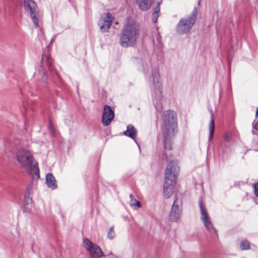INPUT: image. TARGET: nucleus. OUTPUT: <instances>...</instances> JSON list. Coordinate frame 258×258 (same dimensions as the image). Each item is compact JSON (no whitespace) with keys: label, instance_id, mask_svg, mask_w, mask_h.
I'll use <instances>...</instances> for the list:
<instances>
[{"label":"nucleus","instance_id":"1","mask_svg":"<svg viewBox=\"0 0 258 258\" xmlns=\"http://www.w3.org/2000/svg\"><path fill=\"white\" fill-rule=\"evenodd\" d=\"M163 143L165 149L171 150L172 140L176 132V114L172 110L164 112L161 127Z\"/></svg>","mask_w":258,"mask_h":258},{"label":"nucleus","instance_id":"2","mask_svg":"<svg viewBox=\"0 0 258 258\" xmlns=\"http://www.w3.org/2000/svg\"><path fill=\"white\" fill-rule=\"evenodd\" d=\"M16 158L20 166L30 173L33 179L39 178L37 163L29 150L24 148L20 149L17 152Z\"/></svg>","mask_w":258,"mask_h":258},{"label":"nucleus","instance_id":"3","mask_svg":"<svg viewBox=\"0 0 258 258\" xmlns=\"http://www.w3.org/2000/svg\"><path fill=\"white\" fill-rule=\"evenodd\" d=\"M179 171V168L176 160L170 161L167 164L165 172V181L163 186L165 198L168 199L172 195Z\"/></svg>","mask_w":258,"mask_h":258},{"label":"nucleus","instance_id":"4","mask_svg":"<svg viewBox=\"0 0 258 258\" xmlns=\"http://www.w3.org/2000/svg\"><path fill=\"white\" fill-rule=\"evenodd\" d=\"M24 8L29 14L36 26H38L39 11L37 4L32 0H25L24 2Z\"/></svg>","mask_w":258,"mask_h":258},{"label":"nucleus","instance_id":"5","mask_svg":"<svg viewBox=\"0 0 258 258\" xmlns=\"http://www.w3.org/2000/svg\"><path fill=\"white\" fill-rule=\"evenodd\" d=\"M182 201L181 199L178 198L176 195L169 215V220L172 222H178L182 215Z\"/></svg>","mask_w":258,"mask_h":258},{"label":"nucleus","instance_id":"6","mask_svg":"<svg viewBox=\"0 0 258 258\" xmlns=\"http://www.w3.org/2000/svg\"><path fill=\"white\" fill-rule=\"evenodd\" d=\"M197 11L195 9L192 13V16L188 19H182L180 20L177 25V30L179 31H188L193 25L197 18Z\"/></svg>","mask_w":258,"mask_h":258},{"label":"nucleus","instance_id":"7","mask_svg":"<svg viewBox=\"0 0 258 258\" xmlns=\"http://www.w3.org/2000/svg\"><path fill=\"white\" fill-rule=\"evenodd\" d=\"M83 244L86 250L94 258H99L103 255V253L97 245L93 243L90 240L86 238L83 240Z\"/></svg>","mask_w":258,"mask_h":258},{"label":"nucleus","instance_id":"8","mask_svg":"<svg viewBox=\"0 0 258 258\" xmlns=\"http://www.w3.org/2000/svg\"><path fill=\"white\" fill-rule=\"evenodd\" d=\"M200 207L201 210V219L203 223L205 228L210 232L212 231L216 232V230L211 221L210 217L206 212L201 202H200Z\"/></svg>","mask_w":258,"mask_h":258},{"label":"nucleus","instance_id":"9","mask_svg":"<svg viewBox=\"0 0 258 258\" xmlns=\"http://www.w3.org/2000/svg\"><path fill=\"white\" fill-rule=\"evenodd\" d=\"M137 33H122L120 36V44L122 47L132 46L136 42Z\"/></svg>","mask_w":258,"mask_h":258},{"label":"nucleus","instance_id":"10","mask_svg":"<svg viewBox=\"0 0 258 258\" xmlns=\"http://www.w3.org/2000/svg\"><path fill=\"white\" fill-rule=\"evenodd\" d=\"M114 112L111 108L108 105H106L104 108L102 117L103 124L105 126L108 125L114 118Z\"/></svg>","mask_w":258,"mask_h":258},{"label":"nucleus","instance_id":"11","mask_svg":"<svg viewBox=\"0 0 258 258\" xmlns=\"http://www.w3.org/2000/svg\"><path fill=\"white\" fill-rule=\"evenodd\" d=\"M140 30V26L133 20L127 19L124 24V31L125 32H136Z\"/></svg>","mask_w":258,"mask_h":258},{"label":"nucleus","instance_id":"12","mask_svg":"<svg viewBox=\"0 0 258 258\" xmlns=\"http://www.w3.org/2000/svg\"><path fill=\"white\" fill-rule=\"evenodd\" d=\"M154 0H135L139 8L142 11H147L149 10Z\"/></svg>","mask_w":258,"mask_h":258},{"label":"nucleus","instance_id":"13","mask_svg":"<svg viewBox=\"0 0 258 258\" xmlns=\"http://www.w3.org/2000/svg\"><path fill=\"white\" fill-rule=\"evenodd\" d=\"M46 183L47 186L52 190L57 188V183L54 176L51 173L46 175Z\"/></svg>","mask_w":258,"mask_h":258},{"label":"nucleus","instance_id":"14","mask_svg":"<svg viewBox=\"0 0 258 258\" xmlns=\"http://www.w3.org/2000/svg\"><path fill=\"white\" fill-rule=\"evenodd\" d=\"M34 75L38 80H41L43 82H46L47 77L46 75V72L41 65L38 66L36 72L34 73Z\"/></svg>","mask_w":258,"mask_h":258},{"label":"nucleus","instance_id":"15","mask_svg":"<svg viewBox=\"0 0 258 258\" xmlns=\"http://www.w3.org/2000/svg\"><path fill=\"white\" fill-rule=\"evenodd\" d=\"M137 131L135 128L134 126H133L132 125H128L127 126V130L125 132L123 133V135L127 136L131 139H133L136 144H137V142H136L135 139L137 136Z\"/></svg>","mask_w":258,"mask_h":258},{"label":"nucleus","instance_id":"16","mask_svg":"<svg viewBox=\"0 0 258 258\" xmlns=\"http://www.w3.org/2000/svg\"><path fill=\"white\" fill-rule=\"evenodd\" d=\"M130 198L131 199L130 205L133 210H137L138 209L142 207L141 203L134 199L132 195L131 194L130 195Z\"/></svg>","mask_w":258,"mask_h":258},{"label":"nucleus","instance_id":"17","mask_svg":"<svg viewBox=\"0 0 258 258\" xmlns=\"http://www.w3.org/2000/svg\"><path fill=\"white\" fill-rule=\"evenodd\" d=\"M211 121L209 124V140H211L213 138L214 132V115L212 111H211Z\"/></svg>","mask_w":258,"mask_h":258},{"label":"nucleus","instance_id":"18","mask_svg":"<svg viewBox=\"0 0 258 258\" xmlns=\"http://www.w3.org/2000/svg\"><path fill=\"white\" fill-rule=\"evenodd\" d=\"M154 98L157 101H160L162 98V92L161 85L159 87L156 85L154 86Z\"/></svg>","mask_w":258,"mask_h":258},{"label":"nucleus","instance_id":"19","mask_svg":"<svg viewBox=\"0 0 258 258\" xmlns=\"http://www.w3.org/2000/svg\"><path fill=\"white\" fill-rule=\"evenodd\" d=\"M112 24L108 22L104 21L102 20H100L98 23V26L102 32L108 31Z\"/></svg>","mask_w":258,"mask_h":258},{"label":"nucleus","instance_id":"20","mask_svg":"<svg viewBox=\"0 0 258 258\" xmlns=\"http://www.w3.org/2000/svg\"><path fill=\"white\" fill-rule=\"evenodd\" d=\"M114 18L112 14H111L110 13L107 12L104 13L102 15L100 19L104 21L108 22L111 24H112V23L114 21Z\"/></svg>","mask_w":258,"mask_h":258},{"label":"nucleus","instance_id":"21","mask_svg":"<svg viewBox=\"0 0 258 258\" xmlns=\"http://www.w3.org/2000/svg\"><path fill=\"white\" fill-rule=\"evenodd\" d=\"M152 78H153V82L154 84V86L156 85L157 86H159L161 85L159 79H160V74L157 71L154 72L152 73Z\"/></svg>","mask_w":258,"mask_h":258},{"label":"nucleus","instance_id":"22","mask_svg":"<svg viewBox=\"0 0 258 258\" xmlns=\"http://www.w3.org/2000/svg\"><path fill=\"white\" fill-rule=\"evenodd\" d=\"M42 60L46 61V64L49 69L51 65L52 59L48 54H45L42 56Z\"/></svg>","mask_w":258,"mask_h":258},{"label":"nucleus","instance_id":"23","mask_svg":"<svg viewBox=\"0 0 258 258\" xmlns=\"http://www.w3.org/2000/svg\"><path fill=\"white\" fill-rule=\"evenodd\" d=\"M250 247V243L247 240H242L240 244V249L242 250L249 249Z\"/></svg>","mask_w":258,"mask_h":258},{"label":"nucleus","instance_id":"24","mask_svg":"<svg viewBox=\"0 0 258 258\" xmlns=\"http://www.w3.org/2000/svg\"><path fill=\"white\" fill-rule=\"evenodd\" d=\"M115 232H114V227L113 226H112L111 227L108 231V232H107V237L109 239H113L115 236Z\"/></svg>","mask_w":258,"mask_h":258},{"label":"nucleus","instance_id":"25","mask_svg":"<svg viewBox=\"0 0 258 258\" xmlns=\"http://www.w3.org/2000/svg\"><path fill=\"white\" fill-rule=\"evenodd\" d=\"M159 10H155L152 16V21L154 23H156L157 21L158 17L159 16L158 13Z\"/></svg>","mask_w":258,"mask_h":258},{"label":"nucleus","instance_id":"26","mask_svg":"<svg viewBox=\"0 0 258 258\" xmlns=\"http://www.w3.org/2000/svg\"><path fill=\"white\" fill-rule=\"evenodd\" d=\"M28 205H32V200L29 197H25L24 200V205L23 206H28Z\"/></svg>","mask_w":258,"mask_h":258},{"label":"nucleus","instance_id":"27","mask_svg":"<svg viewBox=\"0 0 258 258\" xmlns=\"http://www.w3.org/2000/svg\"><path fill=\"white\" fill-rule=\"evenodd\" d=\"M32 205L23 206V211L25 213H29L31 212Z\"/></svg>","mask_w":258,"mask_h":258},{"label":"nucleus","instance_id":"28","mask_svg":"<svg viewBox=\"0 0 258 258\" xmlns=\"http://www.w3.org/2000/svg\"><path fill=\"white\" fill-rule=\"evenodd\" d=\"M231 137H232V135H231V133H227V134H226L224 136V140L226 141H227V142H229L230 141L231 139Z\"/></svg>","mask_w":258,"mask_h":258},{"label":"nucleus","instance_id":"29","mask_svg":"<svg viewBox=\"0 0 258 258\" xmlns=\"http://www.w3.org/2000/svg\"><path fill=\"white\" fill-rule=\"evenodd\" d=\"M155 108L158 111H159V112L161 111V110L162 109V106L161 103L157 102L156 104L155 105Z\"/></svg>","mask_w":258,"mask_h":258},{"label":"nucleus","instance_id":"30","mask_svg":"<svg viewBox=\"0 0 258 258\" xmlns=\"http://www.w3.org/2000/svg\"><path fill=\"white\" fill-rule=\"evenodd\" d=\"M48 129L49 131L52 134H54V128L53 126V124L51 122H49L48 124Z\"/></svg>","mask_w":258,"mask_h":258},{"label":"nucleus","instance_id":"31","mask_svg":"<svg viewBox=\"0 0 258 258\" xmlns=\"http://www.w3.org/2000/svg\"><path fill=\"white\" fill-rule=\"evenodd\" d=\"M254 189L255 195L258 197V182L255 184Z\"/></svg>","mask_w":258,"mask_h":258},{"label":"nucleus","instance_id":"32","mask_svg":"<svg viewBox=\"0 0 258 258\" xmlns=\"http://www.w3.org/2000/svg\"><path fill=\"white\" fill-rule=\"evenodd\" d=\"M254 128L258 131V122H256L254 125Z\"/></svg>","mask_w":258,"mask_h":258},{"label":"nucleus","instance_id":"33","mask_svg":"<svg viewBox=\"0 0 258 258\" xmlns=\"http://www.w3.org/2000/svg\"><path fill=\"white\" fill-rule=\"evenodd\" d=\"M160 36L159 34V33L157 34V35H156V38H157V40H158L159 42H160Z\"/></svg>","mask_w":258,"mask_h":258},{"label":"nucleus","instance_id":"34","mask_svg":"<svg viewBox=\"0 0 258 258\" xmlns=\"http://www.w3.org/2000/svg\"><path fill=\"white\" fill-rule=\"evenodd\" d=\"M255 116H258V107L256 108V112H255Z\"/></svg>","mask_w":258,"mask_h":258}]
</instances>
